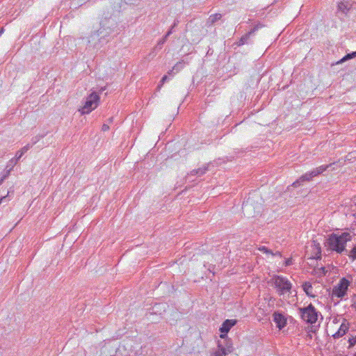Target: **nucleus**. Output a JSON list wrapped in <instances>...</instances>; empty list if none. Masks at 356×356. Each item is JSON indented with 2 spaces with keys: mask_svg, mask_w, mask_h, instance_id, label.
<instances>
[{
  "mask_svg": "<svg viewBox=\"0 0 356 356\" xmlns=\"http://www.w3.org/2000/svg\"><path fill=\"white\" fill-rule=\"evenodd\" d=\"M350 240L349 233L343 232L340 235L332 234L327 240V244L332 250L336 251L338 253H341L344 251L346 252V243Z\"/></svg>",
  "mask_w": 356,
  "mask_h": 356,
  "instance_id": "nucleus-1",
  "label": "nucleus"
},
{
  "mask_svg": "<svg viewBox=\"0 0 356 356\" xmlns=\"http://www.w3.org/2000/svg\"><path fill=\"white\" fill-rule=\"evenodd\" d=\"M335 163H332L328 165H321L310 172H306L302 175L298 180L294 181L292 184L294 187H298L300 185L301 182L309 181L312 179L313 177L323 173L324 171L330 168L331 166L334 165Z\"/></svg>",
  "mask_w": 356,
  "mask_h": 356,
  "instance_id": "nucleus-2",
  "label": "nucleus"
},
{
  "mask_svg": "<svg viewBox=\"0 0 356 356\" xmlns=\"http://www.w3.org/2000/svg\"><path fill=\"white\" fill-rule=\"evenodd\" d=\"M271 281L277 289L279 294L282 295L290 292L291 289V283L287 278L280 275H274L272 277Z\"/></svg>",
  "mask_w": 356,
  "mask_h": 356,
  "instance_id": "nucleus-3",
  "label": "nucleus"
},
{
  "mask_svg": "<svg viewBox=\"0 0 356 356\" xmlns=\"http://www.w3.org/2000/svg\"><path fill=\"white\" fill-rule=\"evenodd\" d=\"M298 310L302 319L307 323L314 324L316 322L318 312L312 304H309L307 307L299 308Z\"/></svg>",
  "mask_w": 356,
  "mask_h": 356,
  "instance_id": "nucleus-4",
  "label": "nucleus"
},
{
  "mask_svg": "<svg viewBox=\"0 0 356 356\" xmlns=\"http://www.w3.org/2000/svg\"><path fill=\"white\" fill-rule=\"evenodd\" d=\"M108 35L109 33L105 29H99L90 36L89 42H92L95 47L99 48L108 42Z\"/></svg>",
  "mask_w": 356,
  "mask_h": 356,
  "instance_id": "nucleus-5",
  "label": "nucleus"
},
{
  "mask_svg": "<svg viewBox=\"0 0 356 356\" xmlns=\"http://www.w3.org/2000/svg\"><path fill=\"white\" fill-rule=\"evenodd\" d=\"M99 100V95L96 92H92L87 97L84 105L79 109V111L81 112V115L88 114L97 108Z\"/></svg>",
  "mask_w": 356,
  "mask_h": 356,
  "instance_id": "nucleus-6",
  "label": "nucleus"
},
{
  "mask_svg": "<svg viewBox=\"0 0 356 356\" xmlns=\"http://www.w3.org/2000/svg\"><path fill=\"white\" fill-rule=\"evenodd\" d=\"M350 282L345 277L340 280L339 284L333 288L332 296L338 298H343L348 290Z\"/></svg>",
  "mask_w": 356,
  "mask_h": 356,
  "instance_id": "nucleus-7",
  "label": "nucleus"
},
{
  "mask_svg": "<svg viewBox=\"0 0 356 356\" xmlns=\"http://www.w3.org/2000/svg\"><path fill=\"white\" fill-rule=\"evenodd\" d=\"M273 321L280 330H282L286 325V317L279 312H275L273 314Z\"/></svg>",
  "mask_w": 356,
  "mask_h": 356,
  "instance_id": "nucleus-8",
  "label": "nucleus"
},
{
  "mask_svg": "<svg viewBox=\"0 0 356 356\" xmlns=\"http://www.w3.org/2000/svg\"><path fill=\"white\" fill-rule=\"evenodd\" d=\"M262 27L263 25L261 23H258L257 24H256L254 26V28H252L248 33H247L240 38L239 41L238 42V45L241 46L248 43L249 38L253 34H254L257 31H258L259 29Z\"/></svg>",
  "mask_w": 356,
  "mask_h": 356,
  "instance_id": "nucleus-9",
  "label": "nucleus"
},
{
  "mask_svg": "<svg viewBox=\"0 0 356 356\" xmlns=\"http://www.w3.org/2000/svg\"><path fill=\"white\" fill-rule=\"evenodd\" d=\"M262 27L263 25L261 23H258L257 24H256L254 26V28H252L248 33H247L240 38L239 41L238 42V45L241 46L248 43L249 38L253 34H254L257 31H258L259 29Z\"/></svg>",
  "mask_w": 356,
  "mask_h": 356,
  "instance_id": "nucleus-10",
  "label": "nucleus"
},
{
  "mask_svg": "<svg viewBox=\"0 0 356 356\" xmlns=\"http://www.w3.org/2000/svg\"><path fill=\"white\" fill-rule=\"evenodd\" d=\"M262 27L263 25L261 23H258L257 24H256L254 26V28H252L248 33H247L240 38L239 41L238 42V45L241 46L248 43L249 38L253 34H254L257 31H258L259 29Z\"/></svg>",
  "mask_w": 356,
  "mask_h": 356,
  "instance_id": "nucleus-11",
  "label": "nucleus"
},
{
  "mask_svg": "<svg viewBox=\"0 0 356 356\" xmlns=\"http://www.w3.org/2000/svg\"><path fill=\"white\" fill-rule=\"evenodd\" d=\"M348 325H349L348 323L346 322V320H344L343 322L340 325V327L338 330V331L335 334H334L332 335V337L334 339H339V338L343 337L346 333V332L348 330V328H349Z\"/></svg>",
  "mask_w": 356,
  "mask_h": 356,
  "instance_id": "nucleus-12",
  "label": "nucleus"
},
{
  "mask_svg": "<svg viewBox=\"0 0 356 356\" xmlns=\"http://www.w3.org/2000/svg\"><path fill=\"white\" fill-rule=\"evenodd\" d=\"M236 323V320H226L220 328L221 333H227L229 330Z\"/></svg>",
  "mask_w": 356,
  "mask_h": 356,
  "instance_id": "nucleus-13",
  "label": "nucleus"
},
{
  "mask_svg": "<svg viewBox=\"0 0 356 356\" xmlns=\"http://www.w3.org/2000/svg\"><path fill=\"white\" fill-rule=\"evenodd\" d=\"M175 26V24H174V26L166 33V34L163 36V38L162 39H161L157 44L156 45V47L154 48V51H157V50H160L162 48V46L163 44L165 42V41L167 40L168 38L172 34V29L173 27Z\"/></svg>",
  "mask_w": 356,
  "mask_h": 356,
  "instance_id": "nucleus-14",
  "label": "nucleus"
},
{
  "mask_svg": "<svg viewBox=\"0 0 356 356\" xmlns=\"http://www.w3.org/2000/svg\"><path fill=\"white\" fill-rule=\"evenodd\" d=\"M303 291L305 293L310 297H314L315 295L313 293V287L310 282H306L302 284Z\"/></svg>",
  "mask_w": 356,
  "mask_h": 356,
  "instance_id": "nucleus-15",
  "label": "nucleus"
},
{
  "mask_svg": "<svg viewBox=\"0 0 356 356\" xmlns=\"http://www.w3.org/2000/svg\"><path fill=\"white\" fill-rule=\"evenodd\" d=\"M207 170H208L207 167L204 166L202 168H200L198 169L192 170L191 172V173L189 174V176H194V175L202 176L204 174H205Z\"/></svg>",
  "mask_w": 356,
  "mask_h": 356,
  "instance_id": "nucleus-16",
  "label": "nucleus"
},
{
  "mask_svg": "<svg viewBox=\"0 0 356 356\" xmlns=\"http://www.w3.org/2000/svg\"><path fill=\"white\" fill-rule=\"evenodd\" d=\"M349 4L348 2L341 1L338 3V10L342 12L343 13L346 14L349 10Z\"/></svg>",
  "mask_w": 356,
  "mask_h": 356,
  "instance_id": "nucleus-17",
  "label": "nucleus"
},
{
  "mask_svg": "<svg viewBox=\"0 0 356 356\" xmlns=\"http://www.w3.org/2000/svg\"><path fill=\"white\" fill-rule=\"evenodd\" d=\"M31 147V145L27 144L24 147H22L19 151H18L15 154L17 160H19L23 156V154L26 153Z\"/></svg>",
  "mask_w": 356,
  "mask_h": 356,
  "instance_id": "nucleus-18",
  "label": "nucleus"
},
{
  "mask_svg": "<svg viewBox=\"0 0 356 356\" xmlns=\"http://www.w3.org/2000/svg\"><path fill=\"white\" fill-rule=\"evenodd\" d=\"M356 56V51H353V53L351 54H348L347 55H346L343 58H341L339 62L338 63H342L343 62H345L346 60H348V59H350V58H353L354 57Z\"/></svg>",
  "mask_w": 356,
  "mask_h": 356,
  "instance_id": "nucleus-19",
  "label": "nucleus"
},
{
  "mask_svg": "<svg viewBox=\"0 0 356 356\" xmlns=\"http://www.w3.org/2000/svg\"><path fill=\"white\" fill-rule=\"evenodd\" d=\"M17 161H18V160H17V157L16 156L15 158L11 159L8 161V165L6 166V168H9V169L13 170L14 166L17 164Z\"/></svg>",
  "mask_w": 356,
  "mask_h": 356,
  "instance_id": "nucleus-20",
  "label": "nucleus"
},
{
  "mask_svg": "<svg viewBox=\"0 0 356 356\" xmlns=\"http://www.w3.org/2000/svg\"><path fill=\"white\" fill-rule=\"evenodd\" d=\"M221 17H222L221 14H219V13L215 14L213 15H211L209 17V21L211 23H214L217 20L220 19L221 18Z\"/></svg>",
  "mask_w": 356,
  "mask_h": 356,
  "instance_id": "nucleus-21",
  "label": "nucleus"
},
{
  "mask_svg": "<svg viewBox=\"0 0 356 356\" xmlns=\"http://www.w3.org/2000/svg\"><path fill=\"white\" fill-rule=\"evenodd\" d=\"M227 355V352L224 348H220L218 350L216 351L214 356H225Z\"/></svg>",
  "mask_w": 356,
  "mask_h": 356,
  "instance_id": "nucleus-22",
  "label": "nucleus"
},
{
  "mask_svg": "<svg viewBox=\"0 0 356 356\" xmlns=\"http://www.w3.org/2000/svg\"><path fill=\"white\" fill-rule=\"evenodd\" d=\"M183 66L184 65L181 62H178L172 67V70H175L176 72H178L183 68Z\"/></svg>",
  "mask_w": 356,
  "mask_h": 356,
  "instance_id": "nucleus-23",
  "label": "nucleus"
},
{
  "mask_svg": "<svg viewBox=\"0 0 356 356\" xmlns=\"http://www.w3.org/2000/svg\"><path fill=\"white\" fill-rule=\"evenodd\" d=\"M259 250L266 254H273V251L265 246L259 247Z\"/></svg>",
  "mask_w": 356,
  "mask_h": 356,
  "instance_id": "nucleus-24",
  "label": "nucleus"
},
{
  "mask_svg": "<svg viewBox=\"0 0 356 356\" xmlns=\"http://www.w3.org/2000/svg\"><path fill=\"white\" fill-rule=\"evenodd\" d=\"M314 246L317 249V254H318L317 258H321V250L320 244L318 243H316V241H314Z\"/></svg>",
  "mask_w": 356,
  "mask_h": 356,
  "instance_id": "nucleus-25",
  "label": "nucleus"
},
{
  "mask_svg": "<svg viewBox=\"0 0 356 356\" xmlns=\"http://www.w3.org/2000/svg\"><path fill=\"white\" fill-rule=\"evenodd\" d=\"M348 256L353 259H356V245L352 249L350 252L348 254Z\"/></svg>",
  "mask_w": 356,
  "mask_h": 356,
  "instance_id": "nucleus-26",
  "label": "nucleus"
},
{
  "mask_svg": "<svg viewBox=\"0 0 356 356\" xmlns=\"http://www.w3.org/2000/svg\"><path fill=\"white\" fill-rule=\"evenodd\" d=\"M251 207V204L249 203V200H247L243 204V211L248 210Z\"/></svg>",
  "mask_w": 356,
  "mask_h": 356,
  "instance_id": "nucleus-27",
  "label": "nucleus"
},
{
  "mask_svg": "<svg viewBox=\"0 0 356 356\" xmlns=\"http://www.w3.org/2000/svg\"><path fill=\"white\" fill-rule=\"evenodd\" d=\"M42 137H43L42 136H36L32 138V139H31L32 145H31L36 144Z\"/></svg>",
  "mask_w": 356,
  "mask_h": 356,
  "instance_id": "nucleus-28",
  "label": "nucleus"
},
{
  "mask_svg": "<svg viewBox=\"0 0 356 356\" xmlns=\"http://www.w3.org/2000/svg\"><path fill=\"white\" fill-rule=\"evenodd\" d=\"M349 347H352L356 344V337L350 338L348 340Z\"/></svg>",
  "mask_w": 356,
  "mask_h": 356,
  "instance_id": "nucleus-29",
  "label": "nucleus"
},
{
  "mask_svg": "<svg viewBox=\"0 0 356 356\" xmlns=\"http://www.w3.org/2000/svg\"><path fill=\"white\" fill-rule=\"evenodd\" d=\"M351 307L356 309V295L351 298Z\"/></svg>",
  "mask_w": 356,
  "mask_h": 356,
  "instance_id": "nucleus-30",
  "label": "nucleus"
},
{
  "mask_svg": "<svg viewBox=\"0 0 356 356\" xmlns=\"http://www.w3.org/2000/svg\"><path fill=\"white\" fill-rule=\"evenodd\" d=\"M168 79V76L164 75L161 80V84L159 86V88H160Z\"/></svg>",
  "mask_w": 356,
  "mask_h": 356,
  "instance_id": "nucleus-31",
  "label": "nucleus"
},
{
  "mask_svg": "<svg viewBox=\"0 0 356 356\" xmlns=\"http://www.w3.org/2000/svg\"><path fill=\"white\" fill-rule=\"evenodd\" d=\"M292 264L291 259H287L285 261L284 266H288Z\"/></svg>",
  "mask_w": 356,
  "mask_h": 356,
  "instance_id": "nucleus-32",
  "label": "nucleus"
},
{
  "mask_svg": "<svg viewBox=\"0 0 356 356\" xmlns=\"http://www.w3.org/2000/svg\"><path fill=\"white\" fill-rule=\"evenodd\" d=\"M102 129L103 131H108L109 129V127H108V125H107L106 124H104L102 125Z\"/></svg>",
  "mask_w": 356,
  "mask_h": 356,
  "instance_id": "nucleus-33",
  "label": "nucleus"
},
{
  "mask_svg": "<svg viewBox=\"0 0 356 356\" xmlns=\"http://www.w3.org/2000/svg\"><path fill=\"white\" fill-rule=\"evenodd\" d=\"M273 256H279V257H282V254H281V252H279V251H277L275 252H273V254H271Z\"/></svg>",
  "mask_w": 356,
  "mask_h": 356,
  "instance_id": "nucleus-34",
  "label": "nucleus"
},
{
  "mask_svg": "<svg viewBox=\"0 0 356 356\" xmlns=\"http://www.w3.org/2000/svg\"><path fill=\"white\" fill-rule=\"evenodd\" d=\"M174 71H175V70H172H172H169V71L168 72V74L169 75H170V76H173L175 73H177L176 72H174Z\"/></svg>",
  "mask_w": 356,
  "mask_h": 356,
  "instance_id": "nucleus-35",
  "label": "nucleus"
},
{
  "mask_svg": "<svg viewBox=\"0 0 356 356\" xmlns=\"http://www.w3.org/2000/svg\"><path fill=\"white\" fill-rule=\"evenodd\" d=\"M6 173H5V175H7V177H8L9 176V175H10V171H11L12 170H11V169H9V168H6Z\"/></svg>",
  "mask_w": 356,
  "mask_h": 356,
  "instance_id": "nucleus-36",
  "label": "nucleus"
},
{
  "mask_svg": "<svg viewBox=\"0 0 356 356\" xmlns=\"http://www.w3.org/2000/svg\"><path fill=\"white\" fill-rule=\"evenodd\" d=\"M7 178V175H3L1 179H0V185L3 183V181H4V179H6Z\"/></svg>",
  "mask_w": 356,
  "mask_h": 356,
  "instance_id": "nucleus-37",
  "label": "nucleus"
},
{
  "mask_svg": "<svg viewBox=\"0 0 356 356\" xmlns=\"http://www.w3.org/2000/svg\"><path fill=\"white\" fill-rule=\"evenodd\" d=\"M3 199H5V197L0 198V204H1L2 200H3Z\"/></svg>",
  "mask_w": 356,
  "mask_h": 356,
  "instance_id": "nucleus-38",
  "label": "nucleus"
},
{
  "mask_svg": "<svg viewBox=\"0 0 356 356\" xmlns=\"http://www.w3.org/2000/svg\"><path fill=\"white\" fill-rule=\"evenodd\" d=\"M3 29H2L1 31H0V35H1V33H3Z\"/></svg>",
  "mask_w": 356,
  "mask_h": 356,
  "instance_id": "nucleus-39",
  "label": "nucleus"
},
{
  "mask_svg": "<svg viewBox=\"0 0 356 356\" xmlns=\"http://www.w3.org/2000/svg\"><path fill=\"white\" fill-rule=\"evenodd\" d=\"M355 356H356V354L355 355Z\"/></svg>",
  "mask_w": 356,
  "mask_h": 356,
  "instance_id": "nucleus-40",
  "label": "nucleus"
}]
</instances>
